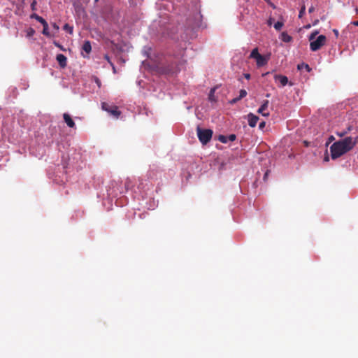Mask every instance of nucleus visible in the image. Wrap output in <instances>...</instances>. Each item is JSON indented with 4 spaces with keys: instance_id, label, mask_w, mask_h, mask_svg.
<instances>
[{
    "instance_id": "nucleus-1",
    "label": "nucleus",
    "mask_w": 358,
    "mask_h": 358,
    "mask_svg": "<svg viewBox=\"0 0 358 358\" xmlns=\"http://www.w3.org/2000/svg\"><path fill=\"white\" fill-rule=\"evenodd\" d=\"M357 144V138L351 136L334 143L330 147L331 157L336 159L353 149Z\"/></svg>"
},
{
    "instance_id": "nucleus-2",
    "label": "nucleus",
    "mask_w": 358,
    "mask_h": 358,
    "mask_svg": "<svg viewBox=\"0 0 358 358\" xmlns=\"http://www.w3.org/2000/svg\"><path fill=\"white\" fill-rule=\"evenodd\" d=\"M196 131L200 142L203 145L207 144L212 138L213 131L210 129H203L197 127Z\"/></svg>"
},
{
    "instance_id": "nucleus-3",
    "label": "nucleus",
    "mask_w": 358,
    "mask_h": 358,
    "mask_svg": "<svg viewBox=\"0 0 358 358\" xmlns=\"http://www.w3.org/2000/svg\"><path fill=\"white\" fill-rule=\"evenodd\" d=\"M102 110L106 111L110 115L115 118H118L121 115V111L119 110L118 107L114 104H110L106 102L101 103Z\"/></svg>"
},
{
    "instance_id": "nucleus-4",
    "label": "nucleus",
    "mask_w": 358,
    "mask_h": 358,
    "mask_svg": "<svg viewBox=\"0 0 358 358\" xmlns=\"http://www.w3.org/2000/svg\"><path fill=\"white\" fill-rule=\"evenodd\" d=\"M326 42V36L320 35L315 41H313L310 43V48L312 51H317L320 50Z\"/></svg>"
},
{
    "instance_id": "nucleus-5",
    "label": "nucleus",
    "mask_w": 358,
    "mask_h": 358,
    "mask_svg": "<svg viewBox=\"0 0 358 358\" xmlns=\"http://www.w3.org/2000/svg\"><path fill=\"white\" fill-rule=\"evenodd\" d=\"M269 101L268 100H264L263 101V103L260 106V108L258 109L257 112L258 113L262 114L263 116L268 117L269 116V113H266L265 110H267L268 106Z\"/></svg>"
},
{
    "instance_id": "nucleus-6",
    "label": "nucleus",
    "mask_w": 358,
    "mask_h": 358,
    "mask_svg": "<svg viewBox=\"0 0 358 358\" xmlns=\"http://www.w3.org/2000/svg\"><path fill=\"white\" fill-rule=\"evenodd\" d=\"M56 59L58 62L61 68H65L67 65V58L63 54H58L56 57Z\"/></svg>"
},
{
    "instance_id": "nucleus-7",
    "label": "nucleus",
    "mask_w": 358,
    "mask_h": 358,
    "mask_svg": "<svg viewBox=\"0 0 358 358\" xmlns=\"http://www.w3.org/2000/svg\"><path fill=\"white\" fill-rule=\"evenodd\" d=\"M268 57L260 55L255 60L257 66L261 67L266 65L268 63Z\"/></svg>"
},
{
    "instance_id": "nucleus-8",
    "label": "nucleus",
    "mask_w": 358,
    "mask_h": 358,
    "mask_svg": "<svg viewBox=\"0 0 358 358\" xmlns=\"http://www.w3.org/2000/svg\"><path fill=\"white\" fill-rule=\"evenodd\" d=\"M248 124L251 127H255L259 120V117L252 113H250L248 115Z\"/></svg>"
},
{
    "instance_id": "nucleus-9",
    "label": "nucleus",
    "mask_w": 358,
    "mask_h": 358,
    "mask_svg": "<svg viewBox=\"0 0 358 358\" xmlns=\"http://www.w3.org/2000/svg\"><path fill=\"white\" fill-rule=\"evenodd\" d=\"M275 80H279L282 87L285 86L288 83V78L285 76L275 74L274 76Z\"/></svg>"
},
{
    "instance_id": "nucleus-10",
    "label": "nucleus",
    "mask_w": 358,
    "mask_h": 358,
    "mask_svg": "<svg viewBox=\"0 0 358 358\" xmlns=\"http://www.w3.org/2000/svg\"><path fill=\"white\" fill-rule=\"evenodd\" d=\"M63 117L64 122L69 127L73 128L75 127L74 121L72 120L71 117L68 113H64Z\"/></svg>"
},
{
    "instance_id": "nucleus-11",
    "label": "nucleus",
    "mask_w": 358,
    "mask_h": 358,
    "mask_svg": "<svg viewBox=\"0 0 358 358\" xmlns=\"http://www.w3.org/2000/svg\"><path fill=\"white\" fill-rule=\"evenodd\" d=\"M82 50L85 52L87 55L92 50L91 43L89 41H85L83 45Z\"/></svg>"
},
{
    "instance_id": "nucleus-12",
    "label": "nucleus",
    "mask_w": 358,
    "mask_h": 358,
    "mask_svg": "<svg viewBox=\"0 0 358 358\" xmlns=\"http://www.w3.org/2000/svg\"><path fill=\"white\" fill-rule=\"evenodd\" d=\"M281 39L284 42L289 43V42L292 41V38L287 33L282 32L281 34Z\"/></svg>"
},
{
    "instance_id": "nucleus-13",
    "label": "nucleus",
    "mask_w": 358,
    "mask_h": 358,
    "mask_svg": "<svg viewBox=\"0 0 358 358\" xmlns=\"http://www.w3.org/2000/svg\"><path fill=\"white\" fill-rule=\"evenodd\" d=\"M43 34H44L45 36H50V34L49 32V28H48V24L47 22H45V23H43Z\"/></svg>"
},
{
    "instance_id": "nucleus-14",
    "label": "nucleus",
    "mask_w": 358,
    "mask_h": 358,
    "mask_svg": "<svg viewBox=\"0 0 358 358\" xmlns=\"http://www.w3.org/2000/svg\"><path fill=\"white\" fill-rule=\"evenodd\" d=\"M31 17L36 19L38 22H39L42 24L46 22L45 19H43L42 17L38 15L36 13L32 14L31 15Z\"/></svg>"
},
{
    "instance_id": "nucleus-15",
    "label": "nucleus",
    "mask_w": 358,
    "mask_h": 358,
    "mask_svg": "<svg viewBox=\"0 0 358 358\" xmlns=\"http://www.w3.org/2000/svg\"><path fill=\"white\" fill-rule=\"evenodd\" d=\"M260 55L259 53L258 49L256 48L253 49L250 55V57L257 59V58Z\"/></svg>"
},
{
    "instance_id": "nucleus-16",
    "label": "nucleus",
    "mask_w": 358,
    "mask_h": 358,
    "mask_svg": "<svg viewBox=\"0 0 358 358\" xmlns=\"http://www.w3.org/2000/svg\"><path fill=\"white\" fill-rule=\"evenodd\" d=\"M305 69L308 72H310L311 70L310 66L306 64L301 63L300 64H298V69Z\"/></svg>"
},
{
    "instance_id": "nucleus-17",
    "label": "nucleus",
    "mask_w": 358,
    "mask_h": 358,
    "mask_svg": "<svg viewBox=\"0 0 358 358\" xmlns=\"http://www.w3.org/2000/svg\"><path fill=\"white\" fill-rule=\"evenodd\" d=\"M217 139L222 143H227L229 141L227 136L224 135H219Z\"/></svg>"
},
{
    "instance_id": "nucleus-18",
    "label": "nucleus",
    "mask_w": 358,
    "mask_h": 358,
    "mask_svg": "<svg viewBox=\"0 0 358 358\" xmlns=\"http://www.w3.org/2000/svg\"><path fill=\"white\" fill-rule=\"evenodd\" d=\"M215 88H212L210 91V93H209V95H208V99L210 101H215Z\"/></svg>"
},
{
    "instance_id": "nucleus-19",
    "label": "nucleus",
    "mask_w": 358,
    "mask_h": 358,
    "mask_svg": "<svg viewBox=\"0 0 358 358\" xmlns=\"http://www.w3.org/2000/svg\"><path fill=\"white\" fill-rule=\"evenodd\" d=\"M63 29L68 31L70 34H73V27L70 26L69 24H65L63 27Z\"/></svg>"
},
{
    "instance_id": "nucleus-20",
    "label": "nucleus",
    "mask_w": 358,
    "mask_h": 358,
    "mask_svg": "<svg viewBox=\"0 0 358 358\" xmlns=\"http://www.w3.org/2000/svg\"><path fill=\"white\" fill-rule=\"evenodd\" d=\"M284 24L282 22H277L276 23L274 24V28L277 30V31H280L282 27H283Z\"/></svg>"
},
{
    "instance_id": "nucleus-21",
    "label": "nucleus",
    "mask_w": 358,
    "mask_h": 358,
    "mask_svg": "<svg viewBox=\"0 0 358 358\" xmlns=\"http://www.w3.org/2000/svg\"><path fill=\"white\" fill-rule=\"evenodd\" d=\"M239 96L237 97V99H241L243 98H244L245 96H246L247 95V92L245 90H241L240 92H239Z\"/></svg>"
},
{
    "instance_id": "nucleus-22",
    "label": "nucleus",
    "mask_w": 358,
    "mask_h": 358,
    "mask_svg": "<svg viewBox=\"0 0 358 358\" xmlns=\"http://www.w3.org/2000/svg\"><path fill=\"white\" fill-rule=\"evenodd\" d=\"M317 34H318L317 31H315L313 32L312 34H310V35L308 37L309 41L310 42L313 41L315 39V38Z\"/></svg>"
},
{
    "instance_id": "nucleus-23",
    "label": "nucleus",
    "mask_w": 358,
    "mask_h": 358,
    "mask_svg": "<svg viewBox=\"0 0 358 358\" xmlns=\"http://www.w3.org/2000/svg\"><path fill=\"white\" fill-rule=\"evenodd\" d=\"M36 0H33V1L31 2V8L32 10H36Z\"/></svg>"
},
{
    "instance_id": "nucleus-24",
    "label": "nucleus",
    "mask_w": 358,
    "mask_h": 358,
    "mask_svg": "<svg viewBox=\"0 0 358 358\" xmlns=\"http://www.w3.org/2000/svg\"><path fill=\"white\" fill-rule=\"evenodd\" d=\"M227 137H228V141H234L236 138V136L235 134H230V135L227 136Z\"/></svg>"
},
{
    "instance_id": "nucleus-25",
    "label": "nucleus",
    "mask_w": 358,
    "mask_h": 358,
    "mask_svg": "<svg viewBox=\"0 0 358 358\" xmlns=\"http://www.w3.org/2000/svg\"><path fill=\"white\" fill-rule=\"evenodd\" d=\"M104 58L110 64V65L113 66V71H115V66H114L113 64L110 61L109 57L107 55H106L104 56Z\"/></svg>"
},
{
    "instance_id": "nucleus-26",
    "label": "nucleus",
    "mask_w": 358,
    "mask_h": 358,
    "mask_svg": "<svg viewBox=\"0 0 358 358\" xmlns=\"http://www.w3.org/2000/svg\"><path fill=\"white\" fill-rule=\"evenodd\" d=\"M266 1L267 2V3L271 7L273 8V9H275L276 8V6H275L274 3H273L270 0H266Z\"/></svg>"
},
{
    "instance_id": "nucleus-27",
    "label": "nucleus",
    "mask_w": 358,
    "mask_h": 358,
    "mask_svg": "<svg viewBox=\"0 0 358 358\" xmlns=\"http://www.w3.org/2000/svg\"><path fill=\"white\" fill-rule=\"evenodd\" d=\"M52 26L53 29H54L56 31H59V26H58L56 23H52Z\"/></svg>"
},
{
    "instance_id": "nucleus-28",
    "label": "nucleus",
    "mask_w": 358,
    "mask_h": 358,
    "mask_svg": "<svg viewBox=\"0 0 358 358\" xmlns=\"http://www.w3.org/2000/svg\"><path fill=\"white\" fill-rule=\"evenodd\" d=\"M273 20H273V18L270 17V18L268 20V21H267L268 25V26H271V24H273Z\"/></svg>"
},
{
    "instance_id": "nucleus-29",
    "label": "nucleus",
    "mask_w": 358,
    "mask_h": 358,
    "mask_svg": "<svg viewBox=\"0 0 358 358\" xmlns=\"http://www.w3.org/2000/svg\"><path fill=\"white\" fill-rule=\"evenodd\" d=\"M305 11V7H303L299 12V17H301Z\"/></svg>"
},
{
    "instance_id": "nucleus-30",
    "label": "nucleus",
    "mask_w": 358,
    "mask_h": 358,
    "mask_svg": "<svg viewBox=\"0 0 358 358\" xmlns=\"http://www.w3.org/2000/svg\"><path fill=\"white\" fill-rule=\"evenodd\" d=\"M333 32L334 33L335 36H336V38H338V35H339V32H338V31L337 29H334V30H333Z\"/></svg>"
},
{
    "instance_id": "nucleus-31",
    "label": "nucleus",
    "mask_w": 358,
    "mask_h": 358,
    "mask_svg": "<svg viewBox=\"0 0 358 358\" xmlns=\"http://www.w3.org/2000/svg\"><path fill=\"white\" fill-rule=\"evenodd\" d=\"M241 99H237V97L233 99L231 101V103H236L237 101H240Z\"/></svg>"
},
{
    "instance_id": "nucleus-32",
    "label": "nucleus",
    "mask_w": 358,
    "mask_h": 358,
    "mask_svg": "<svg viewBox=\"0 0 358 358\" xmlns=\"http://www.w3.org/2000/svg\"><path fill=\"white\" fill-rule=\"evenodd\" d=\"M244 77H245V78H246V79L249 80V79L250 78V74H249V73H245V74H244Z\"/></svg>"
},
{
    "instance_id": "nucleus-33",
    "label": "nucleus",
    "mask_w": 358,
    "mask_h": 358,
    "mask_svg": "<svg viewBox=\"0 0 358 358\" xmlns=\"http://www.w3.org/2000/svg\"><path fill=\"white\" fill-rule=\"evenodd\" d=\"M34 33V30L33 29H30L29 32L28 33L29 36L32 35Z\"/></svg>"
},
{
    "instance_id": "nucleus-34",
    "label": "nucleus",
    "mask_w": 358,
    "mask_h": 358,
    "mask_svg": "<svg viewBox=\"0 0 358 358\" xmlns=\"http://www.w3.org/2000/svg\"><path fill=\"white\" fill-rule=\"evenodd\" d=\"M265 125V122H262L260 124H259V127L260 128H263Z\"/></svg>"
},
{
    "instance_id": "nucleus-35",
    "label": "nucleus",
    "mask_w": 358,
    "mask_h": 358,
    "mask_svg": "<svg viewBox=\"0 0 358 358\" xmlns=\"http://www.w3.org/2000/svg\"><path fill=\"white\" fill-rule=\"evenodd\" d=\"M337 134H338V136H339L340 137H343V136L345 134V132L338 133Z\"/></svg>"
},
{
    "instance_id": "nucleus-36",
    "label": "nucleus",
    "mask_w": 358,
    "mask_h": 358,
    "mask_svg": "<svg viewBox=\"0 0 358 358\" xmlns=\"http://www.w3.org/2000/svg\"><path fill=\"white\" fill-rule=\"evenodd\" d=\"M334 140V137L333 136H331L329 138V142H331L332 141Z\"/></svg>"
},
{
    "instance_id": "nucleus-37",
    "label": "nucleus",
    "mask_w": 358,
    "mask_h": 358,
    "mask_svg": "<svg viewBox=\"0 0 358 358\" xmlns=\"http://www.w3.org/2000/svg\"><path fill=\"white\" fill-rule=\"evenodd\" d=\"M313 10H314V8L313 7H310L309 8V13H312Z\"/></svg>"
},
{
    "instance_id": "nucleus-38",
    "label": "nucleus",
    "mask_w": 358,
    "mask_h": 358,
    "mask_svg": "<svg viewBox=\"0 0 358 358\" xmlns=\"http://www.w3.org/2000/svg\"><path fill=\"white\" fill-rule=\"evenodd\" d=\"M352 24L355 26H358V21H355L352 22Z\"/></svg>"
},
{
    "instance_id": "nucleus-39",
    "label": "nucleus",
    "mask_w": 358,
    "mask_h": 358,
    "mask_svg": "<svg viewBox=\"0 0 358 358\" xmlns=\"http://www.w3.org/2000/svg\"><path fill=\"white\" fill-rule=\"evenodd\" d=\"M268 73H269L268 72L262 74V76H265L268 75Z\"/></svg>"
},
{
    "instance_id": "nucleus-40",
    "label": "nucleus",
    "mask_w": 358,
    "mask_h": 358,
    "mask_svg": "<svg viewBox=\"0 0 358 358\" xmlns=\"http://www.w3.org/2000/svg\"><path fill=\"white\" fill-rule=\"evenodd\" d=\"M55 44L56 46L60 47V45L57 43L55 42Z\"/></svg>"
},
{
    "instance_id": "nucleus-41",
    "label": "nucleus",
    "mask_w": 358,
    "mask_h": 358,
    "mask_svg": "<svg viewBox=\"0 0 358 358\" xmlns=\"http://www.w3.org/2000/svg\"><path fill=\"white\" fill-rule=\"evenodd\" d=\"M266 97H269L270 96V94H266Z\"/></svg>"
}]
</instances>
